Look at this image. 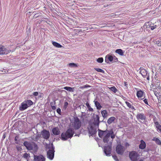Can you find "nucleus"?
<instances>
[{
    "mask_svg": "<svg viewBox=\"0 0 161 161\" xmlns=\"http://www.w3.org/2000/svg\"><path fill=\"white\" fill-rule=\"evenodd\" d=\"M98 135L100 138H103V141L104 143L111 144L113 140L115 138V134L113 129L105 130H98Z\"/></svg>",
    "mask_w": 161,
    "mask_h": 161,
    "instance_id": "1",
    "label": "nucleus"
},
{
    "mask_svg": "<svg viewBox=\"0 0 161 161\" xmlns=\"http://www.w3.org/2000/svg\"><path fill=\"white\" fill-rule=\"evenodd\" d=\"M74 133V129L72 128L68 129L65 132H63L61 135V139L63 141H66L71 138Z\"/></svg>",
    "mask_w": 161,
    "mask_h": 161,
    "instance_id": "2",
    "label": "nucleus"
},
{
    "mask_svg": "<svg viewBox=\"0 0 161 161\" xmlns=\"http://www.w3.org/2000/svg\"><path fill=\"white\" fill-rule=\"evenodd\" d=\"M23 145L29 150H33L34 152H36L38 149L37 145L33 142L25 141L24 142Z\"/></svg>",
    "mask_w": 161,
    "mask_h": 161,
    "instance_id": "3",
    "label": "nucleus"
},
{
    "mask_svg": "<svg viewBox=\"0 0 161 161\" xmlns=\"http://www.w3.org/2000/svg\"><path fill=\"white\" fill-rule=\"evenodd\" d=\"M49 150L47 152V157L51 160L53 159L54 155V147L53 144H50L48 146Z\"/></svg>",
    "mask_w": 161,
    "mask_h": 161,
    "instance_id": "4",
    "label": "nucleus"
},
{
    "mask_svg": "<svg viewBox=\"0 0 161 161\" xmlns=\"http://www.w3.org/2000/svg\"><path fill=\"white\" fill-rule=\"evenodd\" d=\"M81 126V122L78 117L74 118V122L72 124V127L75 129H79Z\"/></svg>",
    "mask_w": 161,
    "mask_h": 161,
    "instance_id": "5",
    "label": "nucleus"
},
{
    "mask_svg": "<svg viewBox=\"0 0 161 161\" xmlns=\"http://www.w3.org/2000/svg\"><path fill=\"white\" fill-rule=\"evenodd\" d=\"M139 154L136 151H131L129 153V157L132 161H136L138 159Z\"/></svg>",
    "mask_w": 161,
    "mask_h": 161,
    "instance_id": "6",
    "label": "nucleus"
},
{
    "mask_svg": "<svg viewBox=\"0 0 161 161\" xmlns=\"http://www.w3.org/2000/svg\"><path fill=\"white\" fill-rule=\"evenodd\" d=\"M94 126L93 124L90 123L88 128L89 132L91 136L94 135L97 132V129Z\"/></svg>",
    "mask_w": 161,
    "mask_h": 161,
    "instance_id": "7",
    "label": "nucleus"
},
{
    "mask_svg": "<svg viewBox=\"0 0 161 161\" xmlns=\"http://www.w3.org/2000/svg\"><path fill=\"white\" fill-rule=\"evenodd\" d=\"M125 149L124 147L120 144H118L116 147V151L117 153L120 155H122L123 154Z\"/></svg>",
    "mask_w": 161,
    "mask_h": 161,
    "instance_id": "8",
    "label": "nucleus"
},
{
    "mask_svg": "<svg viewBox=\"0 0 161 161\" xmlns=\"http://www.w3.org/2000/svg\"><path fill=\"white\" fill-rule=\"evenodd\" d=\"M140 73L144 78H146L148 80H149V73L147 70L144 69H141Z\"/></svg>",
    "mask_w": 161,
    "mask_h": 161,
    "instance_id": "9",
    "label": "nucleus"
},
{
    "mask_svg": "<svg viewBox=\"0 0 161 161\" xmlns=\"http://www.w3.org/2000/svg\"><path fill=\"white\" fill-rule=\"evenodd\" d=\"M95 116V117L94 118V122L92 123H91V124H93V125H94V126L98 127L100 123L104 122L103 120L100 121L99 120L100 118L99 115H96Z\"/></svg>",
    "mask_w": 161,
    "mask_h": 161,
    "instance_id": "10",
    "label": "nucleus"
},
{
    "mask_svg": "<svg viewBox=\"0 0 161 161\" xmlns=\"http://www.w3.org/2000/svg\"><path fill=\"white\" fill-rule=\"evenodd\" d=\"M42 137L46 140H48L50 137V133L49 132L46 130L44 129L41 132Z\"/></svg>",
    "mask_w": 161,
    "mask_h": 161,
    "instance_id": "11",
    "label": "nucleus"
},
{
    "mask_svg": "<svg viewBox=\"0 0 161 161\" xmlns=\"http://www.w3.org/2000/svg\"><path fill=\"white\" fill-rule=\"evenodd\" d=\"M112 147L111 146H105L104 148V152L107 156H109L111 153Z\"/></svg>",
    "mask_w": 161,
    "mask_h": 161,
    "instance_id": "12",
    "label": "nucleus"
},
{
    "mask_svg": "<svg viewBox=\"0 0 161 161\" xmlns=\"http://www.w3.org/2000/svg\"><path fill=\"white\" fill-rule=\"evenodd\" d=\"M153 24L152 23H149V22L146 23L143 26V28L144 29L146 28H150L152 30H153L156 28L157 25H153Z\"/></svg>",
    "mask_w": 161,
    "mask_h": 161,
    "instance_id": "13",
    "label": "nucleus"
},
{
    "mask_svg": "<svg viewBox=\"0 0 161 161\" xmlns=\"http://www.w3.org/2000/svg\"><path fill=\"white\" fill-rule=\"evenodd\" d=\"M10 52V50L7 49L4 47H2L0 48V55L7 54Z\"/></svg>",
    "mask_w": 161,
    "mask_h": 161,
    "instance_id": "14",
    "label": "nucleus"
},
{
    "mask_svg": "<svg viewBox=\"0 0 161 161\" xmlns=\"http://www.w3.org/2000/svg\"><path fill=\"white\" fill-rule=\"evenodd\" d=\"M113 55L110 54H107L105 57V61L107 63H110L113 62Z\"/></svg>",
    "mask_w": 161,
    "mask_h": 161,
    "instance_id": "15",
    "label": "nucleus"
},
{
    "mask_svg": "<svg viewBox=\"0 0 161 161\" xmlns=\"http://www.w3.org/2000/svg\"><path fill=\"white\" fill-rule=\"evenodd\" d=\"M35 161H45V158L42 155L39 156L34 155Z\"/></svg>",
    "mask_w": 161,
    "mask_h": 161,
    "instance_id": "16",
    "label": "nucleus"
},
{
    "mask_svg": "<svg viewBox=\"0 0 161 161\" xmlns=\"http://www.w3.org/2000/svg\"><path fill=\"white\" fill-rule=\"evenodd\" d=\"M52 132L54 135H58L60 134V131L58 127H55L52 130Z\"/></svg>",
    "mask_w": 161,
    "mask_h": 161,
    "instance_id": "17",
    "label": "nucleus"
},
{
    "mask_svg": "<svg viewBox=\"0 0 161 161\" xmlns=\"http://www.w3.org/2000/svg\"><path fill=\"white\" fill-rule=\"evenodd\" d=\"M137 119L139 120L141 119L142 120L146 119V117L143 113H139L136 115Z\"/></svg>",
    "mask_w": 161,
    "mask_h": 161,
    "instance_id": "18",
    "label": "nucleus"
},
{
    "mask_svg": "<svg viewBox=\"0 0 161 161\" xmlns=\"http://www.w3.org/2000/svg\"><path fill=\"white\" fill-rule=\"evenodd\" d=\"M28 107V106L27 105L26 103L24 101L21 104V106L19 107V110L20 111H23L26 109Z\"/></svg>",
    "mask_w": 161,
    "mask_h": 161,
    "instance_id": "19",
    "label": "nucleus"
},
{
    "mask_svg": "<svg viewBox=\"0 0 161 161\" xmlns=\"http://www.w3.org/2000/svg\"><path fill=\"white\" fill-rule=\"evenodd\" d=\"M146 147L145 142L143 140L141 141V143L139 145V148L142 149H144Z\"/></svg>",
    "mask_w": 161,
    "mask_h": 161,
    "instance_id": "20",
    "label": "nucleus"
},
{
    "mask_svg": "<svg viewBox=\"0 0 161 161\" xmlns=\"http://www.w3.org/2000/svg\"><path fill=\"white\" fill-rule=\"evenodd\" d=\"M94 102L95 106L96 107L97 109L98 110H100L102 108L100 103L97 101H94Z\"/></svg>",
    "mask_w": 161,
    "mask_h": 161,
    "instance_id": "21",
    "label": "nucleus"
},
{
    "mask_svg": "<svg viewBox=\"0 0 161 161\" xmlns=\"http://www.w3.org/2000/svg\"><path fill=\"white\" fill-rule=\"evenodd\" d=\"M101 114L104 119L106 118L108 116V113L106 110H104L101 111Z\"/></svg>",
    "mask_w": 161,
    "mask_h": 161,
    "instance_id": "22",
    "label": "nucleus"
},
{
    "mask_svg": "<svg viewBox=\"0 0 161 161\" xmlns=\"http://www.w3.org/2000/svg\"><path fill=\"white\" fill-rule=\"evenodd\" d=\"M115 52L116 53H118L121 56H123L124 53V51H123V50L120 49H116Z\"/></svg>",
    "mask_w": 161,
    "mask_h": 161,
    "instance_id": "23",
    "label": "nucleus"
},
{
    "mask_svg": "<svg viewBox=\"0 0 161 161\" xmlns=\"http://www.w3.org/2000/svg\"><path fill=\"white\" fill-rule=\"evenodd\" d=\"M115 118L114 117H111L109 118L107 121V122L109 124H111L114 122L115 119Z\"/></svg>",
    "mask_w": 161,
    "mask_h": 161,
    "instance_id": "24",
    "label": "nucleus"
},
{
    "mask_svg": "<svg viewBox=\"0 0 161 161\" xmlns=\"http://www.w3.org/2000/svg\"><path fill=\"white\" fill-rule=\"evenodd\" d=\"M64 89L69 92H73L74 90V88H72L69 86H65L64 88Z\"/></svg>",
    "mask_w": 161,
    "mask_h": 161,
    "instance_id": "25",
    "label": "nucleus"
},
{
    "mask_svg": "<svg viewBox=\"0 0 161 161\" xmlns=\"http://www.w3.org/2000/svg\"><path fill=\"white\" fill-rule=\"evenodd\" d=\"M143 92L141 91L140 90L137 92V96L138 98H142L143 97Z\"/></svg>",
    "mask_w": 161,
    "mask_h": 161,
    "instance_id": "26",
    "label": "nucleus"
},
{
    "mask_svg": "<svg viewBox=\"0 0 161 161\" xmlns=\"http://www.w3.org/2000/svg\"><path fill=\"white\" fill-rule=\"evenodd\" d=\"M52 44L54 46L58 48H61L62 47L61 45L53 41Z\"/></svg>",
    "mask_w": 161,
    "mask_h": 161,
    "instance_id": "27",
    "label": "nucleus"
},
{
    "mask_svg": "<svg viewBox=\"0 0 161 161\" xmlns=\"http://www.w3.org/2000/svg\"><path fill=\"white\" fill-rule=\"evenodd\" d=\"M28 106V107L31 106L33 104V102L30 100H27L24 101Z\"/></svg>",
    "mask_w": 161,
    "mask_h": 161,
    "instance_id": "28",
    "label": "nucleus"
},
{
    "mask_svg": "<svg viewBox=\"0 0 161 161\" xmlns=\"http://www.w3.org/2000/svg\"><path fill=\"white\" fill-rule=\"evenodd\" d=\"M125 103L129 108H131V109L133 110H135L136 109L130 103L127 101L125 102Z\"/></svg>",
    "mask_w": 161,
    "mask_h": 161,
    "instance_id": "29",
    "label": "nucleus"
},
{
    "mask_svg": "<svg viewBox=\"0 0 161 161\" xmlns=\"http://www.w3.org/2000/svg\"><path fill=\"white\" fill-rule=\"evenodd\" d=\"M153 140L158 145H161V141L158 138H154Z\"/></svg>",
    "mask_w": 161,
    "mask_h": 161,
    "instance_id": "30",
    "label": "nucleus"
},
{
    "mask_svg": "<svg viewBox=\"0 0 161 161\" xmlns=\"http://www.w3.org/2000/svg\"><path fill=\"white\" fill-rule=\"evenodd\" d=\"M86 105L88 108V110L90 112H93L94 111L93 109L90 106L89 103L88 102H86Z\"/></svg>",
    "mask_w": 161,
    "mask_h": 161,
    "instance_id": "31",
    "label": "nucleus"
},
{
    "mask_svg": "<svg viewBox=\"0 0 161 161\" xmlns=\"http://www.w3.org/2000/svg\"><path fill=\"white\" fill-rule=\"evenodd\" d=\"M155 127L157 129V130L159 132L160 129H161V125L159 124V123L155 125Z\"/></svg>",
    "mask_w": 161,
    "mask_h": 161,
    "instance_id": "32",
    "label": "nucleus"
},
{
    "mask_svg": "<svg viewBox=\"0 0 161 161\" xmlns=\"http://www.w3.org/2000/svg\"><path fill=\"white\" fill-rule=\"evenodd\" d=\"M23 157L26 159H29L30 157V154L25 153L23 154Z\"/></svg>",
    "mask_w": 161,
    "mask_h": 161,
    "instance_id": "33",
    "label": "nucleus"
},
{
    "mask_svg": "<svg viewBox=\"0 0 161 161\" xmlns=\"http://www.w3.org/2000/svg\"><path fill=\"white\" fill-rule=\"evenodd\" d=\"M68 65L71 68H76L78 66L77 64L74 63H69V64Z\"/></svg>",
    "mask_w": 161,
    "mask_h": 161,
    "instance_id": "34",
    "label": "nucleus"
},
{
    "mask_svg": "<svg viewBox=\"0 0 161 161\" xmlns=\"http://www.w3.org/2000/svg\"><path fill=\"white\" fill-rule=\"evenodd\" d=\"M110 90L115 93H116L118 91L117 89L114 86L110 87Z\"/></svg>",
    "mask_w": 161,
    "mask_h": 161,
    "instance_id": "35",
    "label": "nucleus"
},
{
    "mask_svg": "<svg viewBox=\"0 0 161 161\" xmlns=\"http://www.w3.org/2000/svg\"><path fill=\"white\" fill-rule=\"evenodd\" d=\"M94 69L96 71L98 72H101L103 73H104V71L101 69L99 68H94Z\"/></svg>",
    "mask_w": 161,
    "mask_h": 161,
    "instance_id": "36",
    "label": "nucleus"
},
{
    "mask_svg": "<svg viewBox=\"0 0 161 161\" xmlns=\"http://www.w3.org/2000/svg\"><path fill=\"white\" fill-rule=\"evenodd\" d=\"M153 123L154 124V125L159 123L158 121V119L156 118L155 116H154L153 117Z\"/></svg>",
    "mask_w": 161,
    "mask_h": 161,
    "instance_id": "37",
    "label": "nucleus"
},
{
    "mask_svg": "<svg viewBox=\"0 0 161 161\" xmlns=\"http://www.w3.org/2000/svg\"><path fill=\"white\" fill-rule=\"evenodd\" d=\"M103 58L102 57H100L98 58L97 61L99 63H102L103 62Z\"/></svg>",
    "mask_w": 161,
    "mask_h": 161,
    "instance_id": "38",
    "label": "nucleus"
},
{
    "mask_svg": "<svg viewBox=\"0 0 161 161\" xmlns=\"http://www.w3.org/2000/svg\"><path fill=\"white\" fill-rule=\"evenodd\" d=\"M0 72H2V74H4L5 73H7L8 72V71L7 69H0Z\"/></svg>",
    "mask_w": 161,
    "mask_h": 161,
    "instance_id": "39",
    "label": "nucleus"
},
{
    "mask_svg": "<svg viewBox=\"0 0 161 161\" xmlns=\"http://www.w3.org/2000/svg\"><path fill=\"white\" fill-rule=\"evenodd\" d=\"M113 62H118V59L114 55H113Z\"/></svg>",
    "mask_w": 161,
    "mask_h": 161,
    "instance_id": "40",
    "label": "nucleus"
},
{
    "mask_svg": "<svg viewBox=\"0 0 161 161\" xmlns=\"http://www.w3.org/2000/svg\"><path fill=\"white\" fill-rule=\"evenodd\" d=\"M68 105V103L67 102H65L64 103V108L65 109H66Z\"/></svg>",
    "mask_w": 161,
    "mask_h": 161,
    "instance_id": "41",
    "label": "nucleus"
},
{
    "mask_svg": "<svg viewBox=\"0 0 161 161\" xmlns=\"http://www.w3.org/2000/svg\"><path fill=\"white\" fill-rule=\"evenodd\" d=\"M112 157L116 161H119V159H118L117 156L116 155H114L112 156Z\"/></svg>",
    "mask_w": 161,
    "mask_h": 161,
    "instance_id": "42",
    "label": "nucleus"
},
{
    "mask_svg": "<svg viewBox=\"0 0 161 161\" xmlns=\"http://www.w3.org/2000/svg\"><path fill=\"white\" fill-rule=\"evenodd\" d=\"M156 43L158 46H161V41H158L156 42Z\"/></svg>",
    "mask_w": 161,
    "mask_h": 161,
    "instance_id": "43",
    "label": "nucleus"
},
{
    "mask_svg": "<svg viewBox=\"0 0 161 161\" xmlns=\"http://www.w3.org/2000/svg\"><path fill=\"white\" fill-rule=\"evenodd\" d=\"M143 102H144V103L146 104H147V105H148V101H147V100L145 98V99L144 100H143Z\"/></svg>",
    "mask_w": 161,
    "mask_h": 161,
    "instance_id": "44",
    "label": "nucleus"
},
{
    "mask_svg": "<svg viewBox=\"0 0 161 161\" xmlns=\"http://www.w3.org/2000/svg\"><path fill=\"white\" fill-rule=\"evenodd\" d=\"M61 109L58 108L57 109V112L59 114H60L61 113Z\"/></svg>",
    "mask_w": 161,
    "mask_h": 161,
    "instance_id": "45",
    "label": "nucleus"
},
{
    "mask_svg": "<svg viewBox=\"0 0 161 161\" xmlns=\"http://www.w3.org/2000/svg\"><path fill=\"white\" fill-rule=\"evenodd\" d=\"M38 94V93L37 92H34L33 93V95L34 96H37Z\"/></svg>",
    "mask_w": 161,
    "mask_h": 161,
    "instance_id": "46",
    "label": "nucleus"
},
{
    "mask_svg": "<svg viewBox=\"0 0 161 161\" xmlns=\"http://www.w3.org/2000/svg\"><path fill=\"white\" fill-rule=\"evenodd\" d=\"M91 86L89 85H85L83 87L84 88H87V87H90Z\"/></svg>",
    "mask_w": 161,
    "mask_h": 161,
    "instance_id": "47",
    "label": "nucleus"
},
{
    "mask_svg": "<svg viewBox=\"0 0 161 161\" xmlns=\"http://www.w3.org/2000/svg\"><path fill=\"white\" fill-rule=\"evenodd\" d=\"M160 82H157L156 84V86L157 87H158V86L160 85Z\"/></svg>",
    "mask_w": 161,
    "mask_h": 161,
    "instance_id": "48",
    "label": "nucleus"
},
{
    "mask_svg": "<svg viewBox=\"0 0 161 161\" xmlns=\"http://www.w3.org/2000/svg\"><path fill=\"white\" fill-rule=\"evenodd\" d=\"M51 106L52 109L53 110H55V109H56V107L55 106Z\"/></svg>",
    "mask_w": 161,
    "mask_h": 161,
    "instance_id": "49",
    "label": "nucleus"
},
{
    "mask_svg": "<svg viewBox=\"0 0 161 161\" xmlns=\"http://www.w3.org/2000/svg\"><path fill=\"white\" fill-rule=\"evenodd\" d=\"M154 94L156 96L158 97V92H157L156 91V92H154Z\"/></svg>",
    "mask_w": 161,
    "mask_h": 161,
    "instance_id": "50",
    "label": "nucleus"
},
{
    "mask_svg": "<svg viewBox=\"0 0 161 161\" xmlns=\"http://www.w3.org/2000/svg\"><path fill=\"white\" fill-rule=\"evenodd\" d=\"M130 146L128 142H126L125 144V146L126 147H128Z\"/></svg>",
    "mask_w": 161,
    "mask_h": 161,
    "instance_id": "51",
    "label": "nucleus"
},
{
    "mask_svg": "<svg viewBox=\"0 0 161 161\" xmlns=\"http://www.w3.org/2000/svg\"><path fill=\"white\" fill-rule=\"evenodd\" d=\"M53 102H51L50 103V105L51 106H52V105H53Z\"/></svg>",
    "mask_w": 161,
    "mask_h": 161,
    "instance_id": "52",
    "label": "nucleus"
},
{
    "mask_svg": "<svg viewBox=\"0 0 161 161\" xmlns=\"http://www.w3.org/2000/svg\"><path fill=\"white\" fill-rule=\"evenodd\" d=\"M14 140H15V141H16L17 140V138H16V137H15V139H14Z\"/></svg>",
    "mask_w": 161,
    "mask_h": 161,
    "instance_id": "53",
    "label": "nucleus"
},
{
    "mask_svg": "<svg viewBox=\"0 0 161 161\" xmlns=\"http://www.w3.org/2000/svg\"><path fill=\"white\" fill-rule=\"evenodd\" d=\"M27 160V161H29V159H26Z\"/></svg>",
    "mask_w": 161,
    "mask_h": 161,
    "instance_id": "54",
    "label": "nucleus"
},
{
    "mask_svg": "<svg viewBox=\"0 0 161 161\" xmlns=\"http://www.w3.org/2000/svg\"><path fill=\"white\" fill-rule=\"evenodd\" d=\"M159 132H161V129H160V130L159 131Z\"/></svg>",
    "mask_w": 161,
    "mask_h": 161,
    "instance_id": "55",
    "label": "nucleus"
},
{
    "mask_svg": "<svg viewBox=\"0 0 161 161\" xmlns=\"http://www.w3.org/2000/svg\"><path fill=\"white\" fill-rule=\"evenodd\" d=\"M77 136V135H75V136Z\"/></svg>",
    "mask_w": 161,
    "mask_h": 161,
    "instance_id": "56",
    "label": "nucleus"
},
{
    "mask_svg": "<svg viewBox=\"0 0 161 161\" xmlns=\"http://www.w3.org/2000/svg\"><path fill=\"white\" fill-rule=\"evenodd\" d=\"M160 71H161V67H160Z\"/></svg>",
    "mask_w": 161,
    "mask_h": 161,
    "instance_id": "57",
    "label": "nucleus"
},
{
    "mask_svg": "<svg viewBox=\"0 0 161 161\" xmlns=\"http://www.w3.org/2000/svg\"><path fill=\"white\" fill-rule=\"evenodd\" d=\"M144 98H141V99L142 100V99H143Z\"/></svg>",
    "mask_w": 161,
    "mask_h": 161,
    "instance_id": "58",
    "label": "nucleus"
},
{
    "mask_svg": "<svg viewBox=\"0 0 161 161\" xmlns=\"http://www.w3.org/2000/svg\"><path fill=\"white\" fill-rule=\"evenodd\" d=\"M18 161H20V160H18Z\"/></svg>",
    "mask_w": 161,
    "mask_h": 161,
    "instance_id": "59",
    "label": "nucleus"
}]
</instances>
